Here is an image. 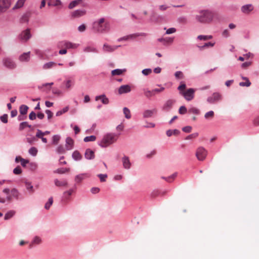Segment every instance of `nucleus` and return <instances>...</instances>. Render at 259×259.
Instances as JSON below:
<instances>
[{"label": "nucleus", "instance_id": "f257e3e1", "mask_svg": "<svg viewBox=\"0 0 259 259\" xmlns=\"http://www.w3.org/2000/svg\"><path fill=\"white\" fill-rule=\"evenodd\" d=\"M109 29V23L104 18L96 20L92 24V29L96 33H105L108 31Z\"/></svg>", "mask_w": 259, "mask_h": 259}, {"label": "nucleus", "instance_id": "f03ea898", "mask_svg": "<svg viewBox=\"0 0 259 259\" xmlns=\"http://www.w3.org/2000/svg\"><path fill=\"white\" fill-rule=\"evenodd\" d=\"M213 14L209 10H200L195 16L196 20L201 23H210L213 19Z\"/></svg>", "mask_w": 259, "mask_h": 259}, {"label": "nucleus", "instance_id": "7ed1b4c3", "mask_svg": "<svg viewBox=\"0 0 259 259\" xmlns=\"http://www.w3.org/2000/svg\"><path fill=\"white\" fill-rule=\"evenodd\" d=\"M186 88V84L184 83H181L178 87V90L180 91V94L183 96L186 100L190 101L194 98L195 90L193 88H190L185 91L184 90Z\"/></svg>", "mask_w": 259, "mask_h": 259}, {"label": "nucleus", "instance_id": "20e7f679", "mask_svg": "<svg viewBox=\"0 0 259 259\" xmlns=\"http://www.w3.org/2000/svg\"><path fill=\"white\" fill-rule=\"evenodd\" d=\"M118 136L115 134L109 133L104 136L101 141L98 143L100 146L103 148L107 147L116 142Z\"/></svg>", "mask_w": 259, "mask_h": 259}, {"label": "nucleus", "instance_id": "39448f33", "mask_svg": "<svg viewBox=\"0 0 259 259\" xmlns=\"http://www.w3.org/2000/svg\"><path fill=\"white\" fill-rule=\"evenodd\" d=\"M3 65L6 68L13 70L16 68L17 64L13 58L9 57H5L2 59Z\"/></svg>", "mask_w": 259, "mask_h": 259}, {"label": "nucleus", "instance_id": "423d86ee", "mask_svg": "<svg viewBox=\"0 0 259 259\" xmlns=\"http://www.w3.org/2000/svg\"><path fill=\"white\" fill-rule=\"evenodd\" d=\"M207 155V151L203 147H198L196 151V156L199 161H203Z\"/></svg>", "mask_w": 259, "mask_h": 259}, {"label": "nucleus", "instance_id": "0eeeda50", "mask_svg": "<svg viewBox=\"0 0 259 259\" xmlns=\"http://www.w3.org/2000/svg\"><path fill=\"white\" fill-rule=\"evenodd\" d=\"M147 34L144 32L141 33H136L131 34L130 35H127L126 36H124L123 37H120L117 39L118 41H127L131 39H134L136 38L139 36H146Z\"/></svg>", "mask_w": 259, "mask_h": 259}, {"label": "nucleus", "instance_id": "6e6552de", "mask_svg": "<svg viewBox=\"0 0 259 259\" xmlns=\"http://www.w3.org/2000/svg\"><path fill=\"white\" fill-rule=\"evenodd\" d=\"M57 46L58 48H64L66 50L67 49H76L78 47V45L68 41H61L58 42Z\"/></svg>", "mask_w": 259, "mask_h": 259}, {"label": "nucleus", "instance_id": "1a4fd4ad", "mask_svg": "<svg viewBox=\"0 0 259 259\" xmlns=\"http://www.w3.org/2000/svg\"><path fill=\"white\" fill-rule=\"evenodd\" d=\"M31 37L30 29H27L21 32L19 35V39L23 42H26Z\"/></svg>", "mask_w": 259, "mask_h": 259}, {"label": "nucleus", "instance_id": "9d476101", "mask_svg": "<svg viewBox=\"0 0 259 259\" xmlns=\"http://www.w3.org/2000/svg\"><path fill=\"white\" fill-rule=\"evenodd\" d=\"M175 102L176 101L175 100L169 99L167 100L161 107L162 110L165 112L169 111L172 108Z\"/></svg>", "mask_w": 259, "mask_h": 259}, {"label": "nucleus", "instance_id": "9b49d317", "mask_svg": "<svg viewBox=\"0 0 259 259\" xmlns=\"http://www.w3.org/2000/svg\"><path fill=\"white\" fill-rule=\"evenodd\" d=\"M222 96L219 93H214L211 96L207 99V101L210 103L213 104L221 100Z\"/></svg>", "mask_w": 259, "mask_h": 259}, {"label": "nucleus", "instance_id": "f8f14e48", "mask_svg": "<svg viewBox=\"0 0 259 259\" xmlns=\"http://www.w3.org/2000/svg\"><path fill=\"white\" fill-rule=\"evenodd\" d=\"M90 177V175L89 173H81L75 176L74 178V181L76 183H80L83 180Z\"/></svg>", "mask_w": 259, "mask_h": 259}, {"label": "nucleus", "instance_id": "ddd939ff", "mask_svg": "<svg viewBox=\"0 0 259 259\" xmlns=\"http://www.w3.org/2000/svg\"><path fill=\"white\" fill-rule=\"evenodd\" d=\"M120 46H111L107 44H105L103 46V51L105 52L111 53L117 49Z\"/></svg>", "mask_w": 259, "mask_h": 259}, {"label": "nucleus", "instance_id": "4468645a", "mask_svg": "<svg viewBox=\"0 0 259 259\" xmlns=\"http://www.w3.org/2000/svg\"><path fill=\"white\" fill-rule=\"evenodd\" d=\"M11 196H8L6 197L7 201H10L12 200V197L18 199L20 196V193L16 188H13L11 190Z\"/></svg>", "mask_w": 259, "mask_h": 259}, {"label": "nucleus", "instance_id": "2eb2a0df", "mask_svg": "<svg viewBox=\"0 0 259 259\" xmlns=\"http://www.w3.org/2000/svg\"><path fill=\"white\" fill-rule=\"evenodd\" d=\"M62 85L64 87V89L66 90H70L74 85V81L71 79H67L63 81Z\"/></svg>", "mask_w": 259, "mask_h": 259}, {"label": "nucleus", "instance_id": "dca6fc26", "mask_svg": "<svg viewBox=\"0 0 259 259\" xmlns=\"http://www.w3.org/2000/svg\"><path fill=\"white\" fill-rule=\"evenodd\" d=\"M131 91V88L130 85L126 84V85H122L120 86L118 90V94L120 95L123 94H126L130 93Z\"/></svg>", "mask_w": 259, "mask_h": 259}, {"label": "nucleus", "instance_id": "f3484780", "mask_svg": "<svg viewBox=\"0 0 259 259\" xmlns=\"http://www.w3.org/2000/svg\"><path fill=\"white\" fill-rule=\"evenodd\" d=\"M86 11L84 9H78L74 11L71 13V16L73 18H79L85 15Z\"/></svg>", "mask_w": 259, "mask_h": 259}, {"label": "nucleus", "instance_id": "a211bd4d", "mask_svg": "<svg viewBox=\"0 0 259 259\" xmlns=\"http://www.w3.org/2000/svg\"><path fill=\"white\" fill-rule=\"evenodd\" d=\"M157 110L153 109L152 110H146L143 113L144 118H150L153 116L154 114H156Z\"/></svg>", "mask_w": 259, "mask_h": 259}, {"label": "nucleus", "instance_id": "6ab92c4d", "mask_svg": "<svg viewBox=\"0 0 259 259\" xmlns=\"http://www.w3.org/2000/svg\"><path fill=\"white\" fill-rule=\"evenodd\" d=\"M121 160L122 162L123 167L125 169H128L131 168V163L130 162L128 157L126 156H124L122 158Z\"/></svg>", "mask_w": 259, "mask_h": 259}, {"label": "nucleus", "instance_id": "aec40b11", "mask_svg": "<svg viewBox=\"0 0 259 259\" xmlns=\"http://www.w3.org/2000/svg\"><path fill=\"white\" fill-rule=\"evenodd\" d=\"M54 183L56 186L59 187H65L68 186V182L66 180H54Z\"/></svg>", "mask_w": 259, "mask_h": 259}, {"label": "nucleus", "instance_id": "412c9836", "mask_svg": "<svg viewBox=\"0 0 259 259\" xmlns=\"http://www.w3.org/2000/svg\"><path fill=\"white\" fill-rule=\"evenodd\" d=\"M30 52L24 53L19 57V60L21 62H27L30 60Z\"/></svg>", "mask_w": 259, "mask_h": 259}, {"label": "nucleus", "instance_id": "4be33fe9", "mask_svg": "<svg viewBox=\"0 0 259 259\" xmlns=\"http://www.w3.org/2000/svg\"><path fill=\"white\" fill-rule=\"evenodd\" d=\"M253 10V7L251 4H247L241 7V11L244 14H249Z\"/></svg>", "mask_w": 259, "mask_h": 259}, {"label": "nucleus", "instance_id": "5701e85b", "mask_svg": "<svg viewBox=\"0 0 259 259\" xmlns=\"http://www.w3.org/2000/svg\"><path fill=\"white\" fill-rule=\"evenodd\" d=\"M74 141L70 137H67L66 139L65 147L67 150H70L73 148Z\"/></svg>", "mask_w": 259, "mask_h": 259}, {"label": "nucleus", "instance_id": "b1692460", "mask_svg": "<svg viewBox=\"0 0 259 259\" xmlns=\"http://www.w3.org/2000/svg\"><path fill=\"white\" fill-rule=\"evenodd\" d=\"M62 2L61 0H49L48 5L50 7H62Z\"/></svg>", "mask_w": 259, "mask_h": 259}, {"label": "nucleus", "instance_id": "393cba45", "mask_svg": "<svg viewBox=\"0 0 259 259\" xmlns=\"http://www.w3.org/2000/svg\"><path fill=\"white\" fill-rule=\"evenodd\" d=\"M84 156L87 159H93L95 158L94 152L90 149H87L85 150Z\"/></svg>", "mask_w": 259, "mask_h": 259}, {"label": "nucleus", "instance_id": "a878e982", "mask_svg": "<svg viewBox=\"0 0 259 259\" xmlns=\"http://www.w3.org/2000/svg\"><path fill=\"white\" fill-rule=\"evenodd\" d=\"M99 100H101L102 103L105 105L108 104L109 102L108 98L104 94L97 96L95 97L96 101H98Z\"/></svg>", "mask_w": 259, "mask_h": 259}, {"label": "nucleus", "instance_id": "bb28decb", "mask_svg": "<svg viewBox=\"0 0 259 259\" xmlns=\"http://www.w3.org/2000/svg\"><path fill=\"white\" fill-rule=\"evenodd\" d=\"M16 213V211L13 210H11L8 211L5 214L4 217L5 220H8L13 218Z\"/></svg>", "mask_w": 259, "mask_h": 259}, {"label": "nucleus", "instance_id": "cd10ccee", "mask_svg": "<svg viewBox=\"0 0 259 259\" xmlns=\"http://www.w3.org/2000/svg\"><path fill=\"white\" fill-rule=\"evenodd\" d=\"M72 158L75 161H79L82 159V156L77 150L74 151L72 154Z\"/></svg>", "mask_w": 259, "mask_h": 259}, {"label": "nucleus", "instance_id": "c85d7f7f", "mask_svg": "<svg viewBox=\"0 0 259 259\" xmlns=\"http://www.w3.org/2000/svg\"><path fill=\"white\" fill-rule=\"evenodd\" d=\"M83 0H74L70 2L68 5L69 9H72L76 6H78Z\"/></svg>", "mask_w": 259, "mask_h": 259}, {"label": "nucleus", "instance_id": "c756f323", "mask_svg": "<svg viewBox=\"0 0 259 259\" xmlns=\"http://www.w3.org/2000/svg\"><path fill=\"white\" fill-rule=\"evenodd\" d=\"M83 52L86 53H90V52H94V53H98V50L92 46H87L83 49Z\"/></svg>", "mask_w": 259, "mask_h": 259}, {"label": "nucleus", "instance_id": "7c9ffc66", "mask_svg": "<svg viewBox=\"0 0 259 259\" xmlns=\"http://www.w3.org/2000/svg\"><path fill=\"white\" fill-rule=\"evenodd\" d=\"M28 107L25 105H22L19 108V111L21 114L25 115L27 114Z\"/></svg>", "mask_w": 259, "mask_h": 259}, {"label": "nucleus", "instance_id": "2f4dec72", "mask_svg": "<svg viewBox=\"0 0 259 259\" xmlns=\"http://www.w3.org/2000/svg\"><path fill=\"white\" fill-rule=\"evenodd\" d=\"M25 1L26 0H18L15 5L13 7V9L14 10L22 8L23 6Z\"/></svg>", "mask_w": 259, "mask_h": 259}, {"label": "nucleus", "instance_id": "473e14b6", "mask_svg": "<svg viewBox=\"0 0 259 259\" xmlns=\"http://www.w3.org/2000/svg\"><path fill=\"white\" fill-rule=\"evenodd\" d=\"M143 91L145 96L147 98H150L154 95L153 90L150 91L148 89H144Z\"/></svg>", "mask_w": 259, "mask_h": 259}, {"label": "nucleus", "instance_id": "72a5a7b5", "mask_svg": "<svg viewBox=\"0 0 259 259\" xmlns=\"http://www.w3.org/2000/svg\"><path fill=\"white\" fill-rule=\"evenodd\" d=\"M126 70L121 69H116L111 71V74L112 75H120L122 74L124 72H125Z\"/></svg>", "mask_w": 259, "mask_h": 259}, {"label": "nucleus", "instance_id": "f704fd0d", "mask_svg": "<svg viewBox=\"0 0 259 259\" xmlns=\"http://www.w3.org/2000/svg\"><path fill=\"white\" fill-rule=\"evenodd\" d=\"M179 133H180V131L179 130H176V129L174 130H167L166 131V135L168 137H170V136H171L173 135H177Z\"/></svg>", "mask_w": 259, "mask_h": 259}, {"label": "nucleus", "instance_id": "c9c22d12", "mask_svg": "<svg viewBox=\"0 0 259 259\" xmlns=\"http://www.w3.org/2000/svg\"><path fill=\"white\" fill-rule=\"evenodd\" d=\"M177 176V173L175 172L168 177H162L161 178L168 182H171Z\"/></svg>", "mask_w": 259, "mask_h": 259}, {"label": "nucleus", "instance_id": "e433bc0d", "mask_svg": "<svg viewBox=\"0 0 259 259\" xmlns=\"http://www.w3.org/2000/svg\"><path fill=\"white\" fill-rule=\"evenodd\" d=\"M26 127L30 128L31 127V125L29 124L27 122H22L19 124V131H21Z\"/></svg>", "mask_w": 259, "mask_h": 259}, {"label": "nucleus", "instance_id": "4c0bfd02", "mask_svg": "<svg viewBox=\"0 0 259 259\" xmlns=\"http://www.w3.org/2000/svg\"><path fill=\"white\" fill-rule=\"evenodd\" d=\"M123 112L124 116L126 119H130L131 118V111L127 107L123 108Z\"/></svg>", "mask_w": 259, "mask_h": 259}, {"label": "nucleus", "instance_id": "58836bf2", "mask_svg": "<svg viewBox=\"0 0 259 259\" xmlns=\"http://www.w3.org/2000/svg\"><path fill=\"white\" fill-rule=\"evenodd\" d=\"M61 137L59 135H54L52 137V144L54 145H57L59 143Z\"/></svg>", "mask_w": 259, "mask_h": 259}, {"label": "nucleus", "instance_id": "ea45409f", "mask_svg": "<svg viewBox=\"0 0 259 259\" xmlns=\"http://www.w3.org/2000/svg\"><path fill=\"white\" fill-rule=\"evenodd\" d=\"M158 40L160 42H163L164 43H171L174 39L170 37H166L165 38H160L158 39Z\"/></svg>", "mask_w": 259, "mask_h": 259}, {"label": "nucleus", "instance_id": "a19ab883", "mask_svg": "<svg viewBox=\"0 0 259 259\" xmlns=\"http://www.w3.org/2000/svg\"><path fill=\"white\" fill-rule=\"evenodd\" d=\"M69 108V106H66L65 107L63 108L62 110L57 111L56 112V116H59L63 114V113H66L68 111Z\"/></svg>", "mask_w": 259, "mask_h": 259}, {"label": "nucleus", "instance_id": "79ce46f5", "mask_svg": "<svg viewBox=\"0 0 259 259\" xmlns=\"http://www.w3.org/2000/svg\"><path fill=\"white\" fill-rule=\"evenodd\" d=\"M188 111L190 113L194 114L196 115H198L200 113L199 110L194 107H191L190 108Z\"/></svg>", "mask_w": 259, "mask_h": 259}, {"label": "nucleus", "instance_id": "37998d69", "mask_svg": "<svg viewBox=\"0 0 259 259\" xmlns=\"http://www.w3.org/2000/svg\"><path fill=\"white\" fill-rule=\"evenodd\" d=\"M26 188L27 190L30 191L31 193L34 192L33 186L31 185V183L29 182H26L25 183Z\"/></svg>", "mask_w": 259, "mask_h": 259}, {"label": "nucleus", "instance_id": "c03bdc74", "mask_svg": "<svg viewBox=\"0 0 259 259\" xmlns=\"http://www.w3.org/2000/svg\"><path fill=\"white\" fill-rule=\"evenodd\" d=\"M214 116V112L213 111H209L206 112L204 115V117L206 119H212Z\"/></svg>", "mask_w": 259, "mask_h": 259}, {"label": "nucleus", "instance_id": "a18cd8bd", "mask_svg": "<svg viewBox=\"0 0 259 259\" xmlns=\"http://www.w3.org/2000/svg\"><path fill=\"white\" fill-rule=\"evenodd\" d=\"M96 140V136L92 135V136H90L85 137L84 138L83 141L85 142H89L95 141Z\"/></svg>", "mask_w": 259, "mask_h": 259}, {"label": "nucleus", "instance_id": "49530a36", "mask_svg": "<svg viewBox=\"0 0 259 259\" xmlns=\"http://www.w3.org/2000/svg\"><path fill=\"white\" fill-rule=\"evenodd\" d=\"M53 202V199L52 197H51L49 198L48 202L45 205V208L46 209H49L51 206L52 205Z\"/></svg>", "mask_w": 259, "mask_h": 259}, {"label": "nucleus", "instance_id": "de8ad7c7", "mask_svg": "<svg viewBox=\"0 0 259 259\" xmlns=\"http://www.w3.org/2000/svg\"><path fill=\"white\" fill-rule=\"evenodd\" d=\"M55 63L54 62H49L45 63L43 65V68L44 69H47L52 68L55 65Z\"/></svg>", "mask_w": 259, "mask_h": 259}, {"label": "nucleus", "instance_id": "09e8293b", "mask_svg": "<svg viewBox=\"0 0 259 259\" xmlns=\"http://www.w3.org/2000/svg\"><path fill=\"white\" fill-rule=\"evenodd\" d=\"M214 44H215V42H208L205 43L203 46H201V47H198L200 50H203L205 48H207V47H212L214 46Z\"/></svg>", "mask_w": 259, "mask_h": 259}, {"label": "nucleus", "instance_id": "8fccbe9b", "mask_svg": "<svg viewBox=\"0 0 259 259\" xmlns=\"http://www.w3.org/2000/svg\"><path fill=\"white\" fill-rule=\"evenodd\" d=\"M28 152L31 155L35 156L37 153V150L35 147H31L29 149Z\"/></svg>", "mask_w": 259, "mask_h": 259}, {"label": "nucleus", "instance_id": "3c124183", "mask_svg": "<svg viewBox=\"0 0 259 259\" xmlns=\"http://www.w3.org/2000/svg\"><path fill=\"white\" fill-rule=\"evenodd\" d=\"M70 170V169L68 168H58L56 170V172L58 174H64L67 172H68Z\"/></svg>", "mask_w": 259, "mask_h": 259}, {"label": "nucleus", "instance_id": "603ef678", "mask_svg": "<svg viewBox=\"0 0 259 259\" xmlns=\"http://www.w3.org/2000/svg\"><path fill=\"white\" fill-rule=\"evenodd\" d=\"M97 176L99 178L101 182H104L106 181L107 178V174H98Z\"/></svg>", "mask_w": 259, "mask_h": 259}, {"label": "nucleus", "instance_id": "864d4df0", "mask_svg": "<svg viewBox=\"0 0 259 259\" xmlns=\"http://www.w3.org/2000/svg\"><path fill=\"white\" fill-rule=\"evenodd\" d=\"M41 240L40 237L36 236L35 237L33 240L32 243L34 244H39L41 243Z\"/></svg>", "mask_w": 259, "mask_h": 259}, {"label": "nucleus", "instance_id": "5fc2aeb1", "mask_svg": "<svg viewBox=\"0 0 259 259\" xmlns=\"http://www.w3.org/2000/svg\"><path fill=\"white\" fill-rule=\"evenodd\" d=\"M142 73L144 75H148L152 73V70L150 68L144 69L142 71Z\"/></svg>", "mask_w": 259, "mask_h": 259}, {"label": "nucleus", "instance_id": "6e6d98bb", "mask_svg": "<svg viewBox=\"0 0 259 259\" xmlns=\"http://www.w3.org/2000/svg\"><path fill=\"white\" fill-rule=\"evenodd\" d=\"M86 25L84 24H82L78 27L77 30L80 32H83L86 30Z\"/></svg>", "mask_w": 259, "mask_h": 259}, {"label": "nucleus", "instance_id": "4d7b16f0", "mask_svg": "<svg viewBox=\"0 0 259 259\" xmlns=\"http://www.w3.org/2000/svg\"><path fill=\"white\" fill-rule=\"evenodd\" d=\"M187 108L184 106H182L180 107L179 112L181 114H184L187 112Z\"/></svg>", "mask_w": 259, "mask_h": 259}, {"label": "nucleus", "instance_id": "13d9d810", "mask_svg": "<svg viewBox=\"0 0 259 259\" xmlns=\"http://www.w3.org/2000/svg\"><path fill=\"white\" fill-rule=\"evenodd\" d=\"M251 84V82L249 80H247L245 82H240L239 85L241 87H249Z\"/></svg>", "mask_w": 259, "mask_h": 259}, {"label": "nucleus", "instance_id": "bf43d9fd", "mask_svg": "<svg viewBox=\"0 0 259 259\" xmlns=\"http://www.w3.org/2000/svg\"><path fill=\"white\" fill-rule=\"evenodd\" d=\"M36 137L38 138L41 139L42 142L44 143H47L48 142L47 139L46 138H44V136H40V135L37 132H36Z\"/></svg>", "mask_w": 259, "mask_h": 259}, {"label": "nucleus", "instance_id": "052dcab7", "mask_svg": "<svg viewBox=\"0 0 259 259\" xmlns=\"http://www.w3.org/2000/svg\"><path fill=\"white\" fill-rule=\"evenodd\" d=\"M13 172L15 175H19L22 172V169L19 166H18L14 169Z\"/></svg>", "mask_w": 259, "mask_h": 259}, {"label": "nucleus", "instance_id": "680f3d73", "mask_svg": "<svg viewBox=\"0 0 259 259\" xmlns=\"http://www.w3.org/2000/svg\"><path fill=\"white\" fill-rule=\"evenodd\" d=\"M176 32V29L174 27L169 28L167 29L166 31V34H170L174 33Z\"/></svg>", "mask_w": 259, "mask_h": 259}, {"label": "nucleus", "instance_id": "e2e57ef3", "mask_svg": "<svg viewBox=\"0 0 259 259\" xmlns=\"http://www.w3.org/2000/svg\"><path fill=\"white\" fill-rule=\"evenodd\" d=\"M198 134L197 133H193V134H192L188 136L186 138V140H190V139H193V138H195L197 137H198Z\"/></svg>", "mask_w": 259, "mask_h": 259}, {"label": "nucleus", "instance_id": "0e129e2a", "mask_svg": "<svg viewBox=\"0 0 259 259\" xmlns=\"http://www.w3.org/2000/svg\"><path fill=\"white\" fill-rule=\"evenodd\" d=\"M1 118V121L5 123H6L8 122V115L7 114H4L3 116H1L0 117Z\"/></svg>", "mask_w": 259, "mask_h": 259}, {"label": "nucleus", "instance_id": "69168bd1", "mask_svg": "<svg viewBox=\"0 0 259 259\" xmlns=\"http://www.w3.org/2000/svg\"><path fill=\"white\" fill-rule=\"evenodd\" d=\"M182 130L183 132H184L185 133H189L191 132V131L192 130V127L190 126H186L182 128Z\"/></svg>", "mask_w": 259, "mask_h": 259}, {"label": "nucleus", "instance_id": "338daca9", "mask_svg": "<svg viewBox=\"0 0 259 259\" xmlns=\"http://www.w3.org/2000/svg\"><path fill=\"white\" fill-rule=\"evenodd\" d=\"M175 76L177 78H181L183 77V73L180 71H176Z\"/></svg>", "mask_w": 259, "mask_h": 259}, {"label": "nucleus", "instance_id": "774afa93", "mask_svg": "<svg viewBox=\"0 0 259 259\" xmlns=\"http://www.w3.org/2000/svg\"><path fill=\"white\" fill-rule=\"evenodd\" d=\"M222 36L224 37H228L230 36V33L228 29H225L222 32Z\"/></svg>", "mask_w": 259, "mask_h": 259}]
</instances>
